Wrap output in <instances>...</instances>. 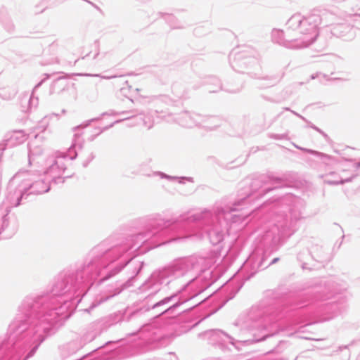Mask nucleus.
<instances>
[{"label":"nucleus","instance_id":"1","mask_svg":"<svg viewBox=\"0 0 360 360\" xmlns=\"http://www.w3.org/2000/svg\"><path fill=\"white\" fill-rule=\"evenodd\" d=\"M136 238L129 236L103 240L94 246L82 262L60 271L49 292L26 296L0 343V360H28L40 345L61 328L93 285L101 284L127 266L129 278L117 282L109 294L96 298L91 310L131 287L144 262L135 259Z\"/></svg>","mask_w":360,"mask_h":360},{"label":"nucleus","instance_id":"2","mask_svg":"<svg viewBox=\"0 0 360 360\" xmlns=\"http://www.w3.org/2000/svg\"><path fill=\"white\" fill-rule=\"evenodd\" d=\"M306 292L301 293L283 305L262 301L242 315L236 326H240L238 342H257L273 336L279 330L297 326H308L317 321H329L345 309L337 301L326 302L340 290L328 283H307Z\"/></svg>","mask_w":360,"mask_h":360},{"label":"nucleus","instance_id":"3","mask_svg":"<svg viewBox=\"0 0 360 360\" xmlns=\"http://www.w3.org/2000/svg\"><path fill=\"white\" fill-rule=\"evenodd\" d=\"M242 208L232 207L221 201L212 210L204 209L193 214H182L175 218L165 219L160 214H153L139 220L143 231L131 235L136 238V255L165 244L169 235L178 234V238L195 236L198 239L207 236L213 245L223 241L224 231H229L232 224L244 221L248 213L240 212Z\"/></svg>","mask_w":360,"mask_h":360},{"label":"nucleus","instance_id":"4","mask_svg":"<svg viewBox=\"0 0 360 360\" xmlns=\"http://www.w3.org/2000/svg\"><path fill=\"white\" fill-rule=\"evenodd\" d=\"M203 277L210 276L209 269H198L195 258H182L154 270L139 286V292L146 295L142 306L132 311L127 321L142 312L152 311L156 317L165 315L176 316L186 311L179 308L189 299L180 295L193 282Z\"/></svg>","mask_w":360,"mask_h":360},{"label":"nucleus","instance_id":"5","mask_svg":"<svg viewBox=\"0 0 360 360\" xmlns=\"http://www.w3.org/2000/svg\"><path fill=\"white\" fill-rule=\"evenodd\" d=\"M51 183L38 169L19 171L13 176L8 182L6 195L9 206L0 207V234L8 226L9 208L25 203L32 195L47 193Z\"/></svg>","mask_w":360,"mask_h":360},{"label":"nucleus","instance_id":"6","mask_svg":"<svg viewBox=\"0 0 360 360\" xmlns=\"http://www.w3.org/2000/svg\"><path fill=\"white\" fill-rule=\"evenodd\" d=\"M232 68L238 72L246 73L251 77L259 79L257 86L265 89L276 85L284 77L283 72L260 77L259 53L250 46L233 49L229 56Z\"/></svg>","mask_w":360,"mask_h":360},{"label":"nucleus","instance_id":"7","mask_svg":"<svg viewBox=\"0 0 360 360\" xmlns=\"http://www.w3.org/2000/svg\"><path fill=\"white\" fill-rule=\"evenodd\" d=\"M100 120V117H95L89 120L84 123L73 127L72 130L75 131L72 143L68 148L67 153L60 156H51L48 158L44 162L43 166L40 167V172H41L52 184H58L63 183L65 179L71 177V175H67L63 177L66 168H67V157L72 160H75L78 155V150L83 148L84 145V139L82 137V132H79L80 129H83L92 122Z\"/></svg>","mask_w":360,"mask_h":360},{"label":"nucleus","instance_id":"8","mask_svg":"<svg viewBox=\"0 0 360 360\" xmlns=\"http://www.w3.org/2000/svg\"><path fill=\"white\" fill-rule=\"evenodd\" d=\"M300 219V214L292 209H289L288 213L278 214L273 226L261 237V245L263 248H276L283 240L295 233Z\"/></svg>","mask_w":360,"mask_h":360},{"label":"nucleus","instance_id":"9","mask_svg":"<svg viewBox=\"0 0 360 360\" xmlns=\"http://www.w3.org/2000/svg\"><path fill=\"white\" fill-rule=\"evenodd\" d=\"M322 18L319 11L302 15L300 13L292 15L286 22L291 28L297 41L300 49L307 48L319 36V26Z\"/></svg>","mask_w":360,"mask_h":360},{"label":"nucleus","instance_id":"10","mask_svg":"<svg viewBox=\"0 0 360 360\" xmlns=\"http://www.w3.org/2000/svg\"><path fill=\"white\" fill-rule=\"evenodd\" d=\"M287 187L283 177L276 176L274 174H261L252 179L245 191H242L240 198L238 201L229 203L232 207L239 208L246 201L251 202L255 199L263 197L266 193L278 189Z\"/></svg>","mask_w":360,"mask_h":360},{"label":"nucleus","instance_id":"11","mask_svg":"<svg viewBox=\"0 0 360 360\" xmlns=\"http://www.w3.org/2000/svg\"><path fill=\"white\" fill-rule=\"evenodd\" d=\"M118 115H128L127 117L122 119L123 120V121L132 119L134 122L131 124H130V126H134L142 123L143 125L148 129L153 127L154 123L159 118L158 112L156 110H150L146 114H145L139 112L137 110L121 112H117L114 110H110L108 111L103 112L99 117L101 118V117L105 115L115 116Z\"/></svg>","mask_w":360,"mask_h":360},{"label":"nucleus","instance_id":"12","mask_svg":"<svg viewBox=\"0 0 360 360\" xmlns=\"http://www.w3.org/2000/svg\"><path fill=\"white\" fill-rule=\"evenodd\" d=\"M137 333L140 339L139 345L148 349L153 348L152 345L159 342L162 338L160 329L150 323L142 326Z\"/></svg>","mask_w":360,"mask_h":360},{"label":"nucleus","instance_id":"13","mask_svg":"<svg viewBox=\"0 0 360 360\" xmlns=\"http://www.w3.org/2000/svg\"><path fill=\"white\" fill-rule=\"evenodd\" d=\"M292 29L286 25L285 31L274 29L271 32L272 41L279 45L290 49H300L297 41Z\"/></svg>","mask_w":360,"mask_h":360},{"label":"nucleus","instance_id":"14","mask_svg":"<svg viewBox=\"0 0 360 360\" xmlns=\"http://www.w3.org/2000/svg\"><path fill=\"white\" fill-rule=\"evenodd\" d=\"M270 254L266 251L260 252L259 250L255 251L249 257L248 263L251 265L255 272L264 270L270 265L274 264L279 261V257L274 258L271 262H267Z\"/></svg>","mask_w":360,"mask_h":360},{"label":"nucleus","instance_id":"15","mask_svg":"<svg viewBox=\"0 0 360 360\" xmlns=\"http://www.w3.org/2000/svg\"><path fill=\"white\" fill-rule=\"evenodd\" d=\"M205 335L208 337L210 343L214 346H218L221 349L226 347V343L229 342L234 345L235 339L219 329H212L205 332Z\"/></svg>","mask_w":360,"mask_h":360},{"label":"nucleus","instance_id":"16","mask_svg":"<svg viewBox=\"0 0 360 360\" xmlns=\"http://www.w3.org/2000/svg\"><path fill=\"white\" fill-rule=\"evenodd\" d=\"M203 115L189 111H184L178 115L175 120L184 127L192 128L194 127H200Z\"/></svg>","mask_w":360,"mask_h":360},{"label":"nucleus","instance_id":"17","mask_svg":"<svg viewBox=\"0 0 360 360\" xmlns=\"http://www.w3.org/2000/svg\"><path fill=\"white\" fill-rule=\"evenodd\" d=\"M102 326H100L98 324L90 326L88 330L81 338L79 343L77 341H73L68 344V347L76 348V349H79L86 343L93 341L98 335H99L101 333Z\"/></svg>","mask_w":360,"mask_h":360},{"label":"nucleus","instance_id":"18","mask_svg":"<svg viewBox=\"0 0 360 360\" xmlns=\"http://www.w3.org/2000/svg\"><path fill=\"white\" fill-rule=\"evenodd\" d=\"M205 84L210 86L207 88V91L210 93H214L217 92L219 90H223L229 93L236 94L238 93L242 89V85H237L233 87L226 85L223 86L220 80L217 77L214 76L207 77L205 82Z\"/></svg>","mask_w":360,"mask_h":360},{"label":"nucleus","instance_id":"19","mask_svg":"<svg viewBox=\"0 0 360 360\" xmlns=\"http://www.w3.org/2000/svg\"><path fill=\"white\" fill-rule=\"evenodd\" d=\"M43 150L41 147L34 146V143L29 144L28 161L32 167L36 169L43 166L47 158L43 155Z\"/></svg>","mask_w":360,"mask_h":360},{"label":"nucleus","instance_id":"20","mask_svg":"<svg viewBox=\"0 0 360 360\" xmlns=\"http://www.w3.org/2000/svg\"><path fill=\"white\" fill-rule=\"evenodd\" d=\"M309 252L311 260L320 263H328L331 259V256L323 246L319 245H313L310 248Z\"/></svg>","mask_w":360,"mask_h":360},{"label":"nucleus","instance_id":"21","mask_svg":"<svg viewBox=\"0 0 360 360\" xmlns=\"http://www.w3.org/2000/svg\"><path fill=\"white\" fill-rule=\"evenodd\" d=\"M331 32L333 35L343 38L345 40H352L354 37L352 27L345 24L335 25Z\"/></svg>","mask_w":360,"mask_h":360},{"label":"nucleus","instance_id":"22","mask_svg":"<svg viewBox=\"0 0 360 360\" xmlns=\"http://www.w3.org/2000/svg\"><path fill=\"white\" fill-rule=\"evenodd\" d=\"M298 149L304 153H307L319 157L321 160V163L326 166L332 167L337 163L335 158L321 152L302 147L298 148Z\"/></svg>","mask_w":360,"mask_h":360},{"label":"nucleus","instance_id":"23","mask_svg":"<svg viewBox=\"0 0 360 360\" xmlns=\"http://www.w3.org/2000/svg\"><path fill=\"white\" fill-rule=\"evenodd\" d=\"M172 92L175 100H186L190 97V90L184 84L174 83L172 86Z\"/></svg>","mask_w":360,"mask_h":360},{"label":"nucleus","instance_id":"24","mask_svg":"<svg viewBox=\"0 0 360 360\" xmlns=\"http://www.w3.org/2000/svg\"><path fill=\"white\" fill-rule=\"evenodd\" d=\"M138 173L142 174L148 176H151V174L143 172L141 169H140L139 170ZM152 176H158L161 179H168V180H170V181L178 179L179 183V184H185L186 181L192 182V183L194 181L193 177H190V176H181V177L173 176L168 175V174H165L164 172H154L153 173Z\"/></svg>","mask_w":360,"mask_h":360},{"label":"nucleus","instance_id":"25","mask_svg":"<svg viewBox=\"0 0 360 360\" xmlns=\"http://www.w3.org/2000/svg\"><path fill=\"white\" fill-rule=\"evenodd\" d=\"M222 120L217 116L203 115L200 127L209 130H214L221 124Z\"/></svg>","mask_w":360,"mask_h":360},{"label":"nucleus","instance_id":"26","mask_svg":"<svg viewBox=\"0 0 360 360\" xmlns=\"http://www.w3.org/2000/svg\"><path fill=\"white\" fill-rule=\"evenodd\" d=\"M0 22L7 32H13L15 29L14 24L8 15V11L5 8H2L0 10Z\"/></svg>","mask_w":360,"mask_h":360},{"label":"nucleus","instance_id":"27","mask_svg":"<svg viewBox=\"0 0 360 360\" xmlns=\"http://www.w3.org/2000/svg\"><path fill=\"white\" fill-rule=\"evenodd\" d=\"M326 177L324 181L326 184L328 185H339V184H343L345 182H349L351 181V179H341L339 175L334 172H330L328 174H326L324 175ZM323 177V176H322Z\"/></svg>","mask_w":360,"mask_h":360},{"label":"nucleus","instance_id":"28","mask_svg":"<svg viewBox=\"0 0 360 360\" xmlns=\"http://www.w3.org/2000/svg\"><path fill=\"white\" fill-rule=\"evenodd\" d=\"M297 260L301 263L303 269H310L309 262L311 260L309 250L304 249L297 254Z\"/></svg>","mask_w":360,"mask_h":360},{"label":"nucleus","instance_id":"29","mask_svg":"<svg viewBox=\"0 0 360 360\" xmlns=\"http://www.w3.org/2000/svg\"><path fill=\"white\" fill-rule=\"evenodd\" d=\"M158 16L163 18L172 28L174 29L184 27L183 25H179L176 23V20L175 17L172 14L159 12L158 13Z\"/></svg>","mask_w":360,"mask_h":360},{"label":"nucleus","instance_id":"30","mask_svg":"<svg viewBox=\"0 0 360 360\" xmlns=\"http://www.w3.org/2000/svg\"><path fill=\"white\" fill-rule=\"evenodd\" d=\"M44 79H42L41 82H39L38 84H37L32 91V93L30 96V98L27 102L28 103V108L27 110H32V108H35L38 105V98L34 97V92L37 89H38L44 82Z\"/></svg>","mask_w":360,"mask_h":360},{"label":"nucleus","instance_id":"31","mask_svg":"<svg viewBox=\"0 0 360 360\" xmlns=\"http://www.w3.org/2000/svg\"><path fill=\"white\" fill-rule=\"evenodd\" d=\"M347 16L351 18L354 26L360 29V7L356 8H352V12L348 13Z\"/></svg>","mask_w":360,"mask_h":360},{"label":"nucleus","instance_id":"32","mask_svg":"<svg viewBox=\"0 0 360 360\" xmlns=\"http://www.w3.org/2000/svg\"><path fill=\"white\" fill-rule=\"evenodd\" d=\"M123 120H117L115 122H113L112 123H111L110 124H109L108 126H106V127H104L103 128H96L95 129L97 130L98 131L96 132V134H92L90 136L88 137L87 140L89 141H93L99 134H101V133H103V131L110 129L111 127H112L115 124H117V123H120L121 122H122Z\"/></svg>","mask_w":360,"mask_h":360},{"label":"nucleus","instance_id":"33","mask_svg":"<svg viewBox=\"0 0 360 360\" xmlns=\"http://www.w3.org/2000/svg\"><path fill=\"white\" fill-rule=\"evenodd\" d=\"M66 82L65 78L62 77H60L58 78H57L56 80L53 81V84H52V89L54 91H56V88L58 86H61L62 89L61 90H63L65 89V86H66V84H65Z\"/></svg>","mask_w":360,"mask_h":360},{"label":"nucleus","instance_id":"34","mask_svg":"<svg viewBox=\"0 0 360 360\" xmlns=\"http://www.w3.org/2000/svg\"><path fill=\"white\" fill-rule=\"evenodd\" d=\"M122 318V315H121V314H115L113 315H111L109 317V321H110L109 324L112 325L114 323H118L121 321Z\"/></svg>","mask_w":360,"mask_h":360},{"label":"nucleus","instance_id":"35","mask_svg":"<svg viewBox=\"0 0 360 360\" xmlns=\"http://www.w3.org/2000/svg\"><path fill=\"white\" fill-rule=\"evenodd\" d=\"M269 137L274 139V140H282V139H288V134H269Z\"/></svg>","mask_w":360,"mask_h":360},{"label":"nucleus","instance_id":"36","mask_svg":"<svg viewBox=\"0 0 360 360\" xmlns=\"http://www.w3.org/2000/svg\"><path fill=\"white\" fill-rule=\"evenodd\" d=\"M217 252H210L209 254V263L210 264H214L217 262V260L219 259V257H218Z\"/></svg>","mask_w":360,"mask_h":360},{"label":"nucleus","instance_id":"37","mask_svg":"<svg viewBox=\"0 0 360 360\" xmlns=\"http://www.w3.org/2000/svg\"><path fill=\"white\" fill-rule=\"evenodd\" d=\"M95 158V155L93 152H91L88 156L86 157V158L82 162V166L84 167H86Z\"/></svg>","mask_w":360,"mask_h":360},{"label":"nucleus","instance_id":"38","mask_svg":"<svg viewBox=\"0 0 360 360\" xmlns=\"http://www.w3.org/2000/svg\"><path fill=\"white\" fill-rule=\"evenodd\" d=\"M307 123L309 124V127H311V129H313L316 130V131H318L323 136H324L325 138L328 137V135L323 131H322L321 129H319V127H317L316 126H315L314 124L311 123L309 121V122H307Z\"/></svg>","mask_w":360,"mask_h":360},{"label":"nucleus","instance_id":"39","mask_svg":"<svg viewBox=\"0 0 360 360\" xmlns=\"http://www.w3.org/2000/svg\"><path fill=\"white\" fill-rule=\"evenodd\" d=\"M290 112L292 114H294L295 115H296L297 117H300L301 120H302L305 122H309V120H307L304 117H303L302 115H300L299 113L295 112L294 110H290Z\"/></svg>","mask_w":360,"mask_h":360},{"label":"nucleus","instance_id":"40","mask_svg":"<svg viewBox=\"0 0 360 360\" xmlns=\"http://www.w3.org/2000/svg\"><path fill=\"white\" fill-rule=\"evenodd\" d=\"M353 167L356 171L360 170V160L358 162H355L353 165Z\"/></svg>","mask_w":360,"mask_h":360},{"label":"nucleus","instance_id":"41","mask_svg":"<svg viewBox=\"0 0 360 360\" xmlns=\"http://www.w3.org/2000/svg\"><path fill=\"white\" fill-rule=\"evenodd\" d=\"M292 198V195H290L289 193H285L283 196L282 197H279L278 198H282V199H290Z\"/></svg>","mask_w":360,"mask_h":360},{"label":"nucleus","instance_id":"42","mask_svg":"<svg viewBox=\"0 0 360 360\" xmlns=\"http://www.w3.org/2000/svg\"><path fill=\"white\" fill-rule=\"evenodd\" d=\"M200 86V84H199V85H198V86H196V85H193V89H198Z\"/></svg>","mask_w":360,"mask_h":360},{"label":"nucleus","instance_id":"43","mask_svg":"<svg viewBox=\"0 0 360 360\" xmlns=\"http://www.w3.org/2000/svg\"><path fill=\"white\" fill-rule=\"evenodd\" d=\"M86 76H95V77H99L100 75H86Z\"/></svg>","mask_w":360,"mask_h":360},{"label":"nucleus","instance_id":"44","mask_svg":"<svg viewBox=\"0 0 360 360\" xmlns=\"http://www.w3.org/2000/svg\"><path fill=\"white\" fill-rule=\"evenodd\" d=\"M283 109H284L285 110H287V111H290V110H292L291 109H290L289 108H287V107H286V108H284Z\"/></svg>","mask_w":360,"mask_h":360},{"label":"nucleus","instance_id":"45","mask_svg":"<svg viewBox=\"0 0 360 360\" xmlns=\"http://www.w3.org/2000/svg\"><path fill=\"white\" fill-rule=\"evenodd\" d=\"M294 146H295L296 148H297V149H298V148H301L300 146H297V145H296V144H294Z\"/></svg>","mask_w":360,"mask_h":360},{"label":"nucleus","instance_id":"46","mask_svg":"<svg viewBox=\"0 0 360 360\" xmlns=\"http://www.w3.org/2000/svg\"><path fill=\"white\" fill-rule=\"evenodd\" d=\"M342 241H341V242L339 243V245H338V249L340 248V246H341V245H342Z\"/></svg>","mask_w":360,"mask_h":360},{"label":"nucleus","instance_id":"47","mask_svg":"<svg viewBox=\"0 0 360 360\" xmlns=\"http://www.w3.org/2000/svg\"><path fill=\"white\" fill-rule=\"evenodd\" d=\"M46 117H44V120H42V123H44L46 122Z\"/></svg>","mask_w":360,"mask_h":360},{"label":"nucleus","instance_id":"48","mask_svg":"<svg viewBox=\"0 0 360 360\" xmlns=\"http://www.w3.org/2000/svg\"><path fill=\"white\" fill-rule=\"evenodd\" d=\"M212 282H213V281H208V282H207V283H208L207 286H209L211 283H212Z\"/></svg>","mask_w":360,"mask_h":360},{"label":"nucleus","instance_id":"49","mask_svg":"<svg viewBox=\"0 0 360 360\" xmlns=\"http://www.w3.org/2000/svg\"><path fill=\"white\" fill-rule=\"evenodd\" d=\"M238 289L236 291H235V292H233V295H232V297L235 295V294H236V292H238Z\"/></svg>","mask_w":360,"mask_h":360},{"label":"nucleus","instance_id":"50","mask_svg":"<svg viewBox=\"0 0 360 360\" xmlns=\"http://www.w3.org/2000/svg\"><path fill=\"white\" fill-rule=\"evenodd\" d=\"M97 56H98V53H97L95 55L94 58H96Z\"/></svg>","mask_w":360,"mask_h":360},{"label":"nucleus","instance_id":"51","mask_svg":"<svg viewBox=\"0 0 360 360\" xmlns=\"http://www.w3.org/2000/svg\"><path fill=\"white\" fill-rule=\"evenodd\" d=\"M112 77H107V79L112 78ZM103 78H106V77H103Z\"/></svg>","mask_w":360,"mask_h":360},{"label":"nucleus","instance_id":"52","mask_svg":"<svg viewBox=\"0 0 360 360\" xmlns=\"http://www.w3.org/2000/svg\"><path fill=\"white\" fill-rule=\"evenodd\" d=\"M340 228L342 232L343 233V229L341 226H340Z\"/></svg>","mask_w":360,"mask_h":360},{"label":"nucleus","instance_id":"53","mask_svg":"<svg viewBox=\"0 0 360 360\" xmlns=\"http://www.w3.org/2000/svg\"><path fill=\"white\" fill-rule=\"evenodd\" d=\"M344 238H345V235H342V239L343 240V239H344Z\"/></svg>","mask_w":360,"mask_h":360},{"label":"nucleus","instance_id":"54","mask_svg":"<svg viewBox=\"0 0 360 360\" xmlns=\"http://www.w3.org/2000/svg\"><path fill=\"white\" fill-rule=\"evenodd\" d=\"M315 77L314 75H311V79H314Z\"/></svg>","mask_w":360,"mask_h":360},{"label":"nucleus","instance_id":"55","mask_svg":"<svg viewBox=\"0 0 360 360\" xmlns=\"http://www.w3.org/2000/svg\"><path fill=\"white\" fill-rule=\"evenodd\" d=\"M45 129V127H43V129H41V131H44Z\"/></svg>","mask_w":360,"mask_h":360},{"label":"nucleus","instance_id":"56","mask_svg":"<svg viewBox=\"0 0 360 360\" xmlns=\"http://www.w3.org/2000/svg\"><path fill=\"white\" fill-rule=\"evenodd\" d=\"M227 256H228V255H225V256H224V258H223V259H224Z\"/></svg>","mask_w":360,"mask_h":360}]
</instances>
